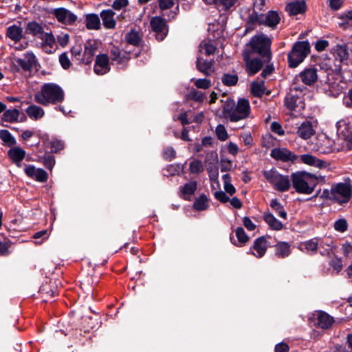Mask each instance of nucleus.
<instances>
[{
    "mask_svg": "<svg viewBox=\"0 0 352 352\" xmlns=\"http://www.w3.org/2000/svg\"><path fill=\"white\" fill-rule=\"evenodd\" d=\"M223 116L230 122L244 120L250 114V106L246 99H239L236 104L232 99H227L223 106Z\"/></svg>",
    "mask_w": 352,
    "mask_h": 352,
    "instance_id": "1",
    "label": "nucleus"
},
{
    "mask_svg": "<svg viewBox=\"0 0 352 352\" xmlns=\"http://www.w3.org/2000/svg\"><path fill=\"white\" fill-rule=\"evenodd\" d=\"M64 99L63 89L59 85L52 82L44 84L40 91L34 94V101L43 106L61 103Z\"/></svg>",
    "mask_w": 352,
    "mask_h": 352,
    "instance_id": "2",
    "label": "nucleus"
},
{
    "mask_svg": "<svg viewBox=\"0 0 352 352\" xmlns=\"http://www.w3.org/2000/svg\"><path fill=\"white\" fill-rule=\"evenodd\" d=\"M246 19V30L252 31L254 29L255 25H265L272 30L276 28L277 25L280 23V17L276 11L270 10L265 14L259 13L256 10L250 12Z\"/></svg>",
    "mask_w": 352,
    "mask_h": 352,
    "instance_id": "3",
    "label": "nucleus"
},
{
    "mask_svg": "<svg viewBox=\"0 0 352 352\" xmlns=\"http://www.w3.org/2000/svg\"><path fill=\"white\" fill-rule=\"evenodd\" d=\"M291 180L293 188L300 194H311L317 185V177L306 172L293 173Z\"/></svg>",
    "mask_w": 352,
    "mask_h": 352,
    "instance_id": "4",
    "label": "nucleus"
},
{
    "mask_svg": "<svg viewBox=\"0 0 352 352\" xmlns=\"http://www.w3.org/2000/svg\"><path fill=\"white\" fill-rule=\"evenodd\" d=\"M271 44V38L261 33L254 36L248 45L251 47L252 52L259 54L265 58L267 61H269L272 55L270 52Z\"/></svg>",
    "mask_w": 352,
    "mask_h": 352,
    "instance_id": "5",
    "label": "nucleus"
},
{
    "mask_svg": "<svg viewBox=\"0 0 352 352\" xmlns=\"http://www.w3.org/2000/svg\"><path fill=\"white\" fill-rule=\"evenodd\" d=\"M306 90L307 88L304 86L293 84L285 98V107L291 111H294L297 108L303 109L305 103L302 101V97Z\"/></svg>",
    "mask_w": 352,
    "mask_h": 352,
    "instance_id": "6",
    "label": "nucleus"
},
{
    "mask_svg": "<svg viewBox=\"0 0 352 352\" xmlns=\"http://www.w3.org/2000/svg\"><path fill=\"white\" fill-rule=\"evenodd\" d=\"M310 52V45L308 41L296 42L288 54V63L290 67L298 66Z\"/></svg>",
    "mask_w": 352,
    "mask_h": 352,
    "instance_id": "7",
    "label": "nucleus"
},
{
    "mask_svg": "<svg viewBox=\"0 0 352 352\" xmlns=\"http://www.w3.org/2000/svg\"><path fill=\"white\" fill-rule=\"evenodd\" d=\"M263 175L266 180L279 192L287 191L291 187V178L288 175H283L275 169L265 170Z\"/></svg>",
    "mask_w": 352,
    "mask_h": 352,
    "instance_id": "8",
    "label": "nucleus"
},
{
    "mask_svg": "<svg viewBox=\"0 0 352 352\" xmlns=\"http://www.w3.org/2000/svg\"><path fill=\"white\" fill-rule=\"evenodd\" d=\"M333 201L340 205L348 203L352 197V185L349 181L332 184Z\"/></svg>",
    "mask_w": 352,
    "mask_h": 352,
    "instance_id": "9",
    "label": "nucleus"
},
{
    "mask_svg": "<svg viewBox=\"0 0 352 352\" xmlns=\"http://www.w3.org/2000/svg\"><path fill=\"white\" fill-rule=\"evenodd\" d=\"M14 66L17 72H30L36 64V58L32 52H26L21 58L14 59Z\"/></svg>",
    "mask_w": 352,
    "mask_h": 352,
    "instance_id": "10",
    "label": "nucleus"
},
{
    "mask_svg": "<svg viewBox=\"0 0 352 352\" xmlns=\"http://www.w3.org/2000/svg\"><path fill=\"white\" fill-rule=\"evenodd\" d=\"M150 25L156 34V38L162 41L168 32V26L164 19L161 16H154L150 21Z\"/></svg>",
    "mask_w": 352,
    "mask_h": 352,
    "instance_id": "11",
    "label": "nucleus"
},
{
    "mask_svg": "<svg viewBox=\"0 0 352 352\" xmlns=\"http://www.w3.org/2000/svg\"><path fill=\"white\" fill-rule=\"evenodd\" d=\"M52 14L57 21L64 25H72L77 21V16L65 8H58L52 10Z\"/></svg>",
    "mask_w": 352,
    "mask_h": 352,
    "instance_id": "12",
    "label": "nucleus"
},
{
    "mask_svg": "<svg viewBox=\"0 0 352 352\" xmlns=\"http://www.w3.org/2000/svg\"><path fill=\"white\" fill-rule=\"evenodd\" d=\"M41 42L40 47L47 54H52L56 50V39L52 32H44L41 37H38Z\"/></svg>",
    "mask_w": 352,
    "mask_h": 352,
    "instance_id": "13",
    "label": "nucleus"
},
{
    "mask_svg": "<svg viewBox=\"0 0 352 352\" xmlns=\"http://www.w3.org/2000/svg\"><path fill=\"white\" fill-rule=\"evenodd\" d=\"M270 156L276 160L284 162H294L297 159V156L285 148H276L271 151Z\"/></svg>",
    "mask_w": 352,
    "mask_h": 352,
    "instance_id": "14",
    "label": "nucleus"
},
{
    "mask_svg": "<svg viewBox=\"0 0 352 352\" xmlns=\"http://www.w3.org/2000/svg\"><path fill=\"white\" fill-rule=\"evenodd\" d=\"M94 69L98 75H103L110 71L109 59L107 54H102L96 56Z\"/></svg>",
    "mask_w": 352,
    "mask_h": 352,
    "instance_id": "15",
    "label": "nucleus"
},
{
    "mask_svg": "<svg viewBox=\"0 0 352 352\" xmlns=\"http://www.w3.org/2000/svg\"><path fill=\"white\" fill-rule=\"evenodd\" d=\"M320 247H323L322 242L319 238L315 237L301 242L299 244L298 249L300 251H305L310 254H315L317 252L318 249Z\"/></svg>",
    "mask_w": 352,
    "mask_h": 352,
    "instance_id": "16",
    "label": "nucleus"
},
{
    "mask_svg": "<svg viewBox=\"0 0 352 352\" xmlns=\"http://www.w3.org/2000/svg\"><path fill=\"white\" fill-rule=\"evenodd\" d=\"M24 171L29 177L39 182H45L48 179V175L43 169L36 168L33 165L27 166Z\"/></svg>",
    "mask_w": 352,
    "mask_h": 352,
    "instance_id": "17",
    "label": "nucleus"
},
{
    "mask_svg": "<svg viewBox=\"0 0 352 352\" xmlns=\"http://www.w3.org/2000/svg\"><path fill=\"white\" fill-rule=\"evenodd\" d=\"M317 72L315 67L305 68L299 74L298 77L305 85L311 86L318 80Z\"/></svg>",
    "mask_w": 352,
    "mask_h": 352,
    "instance_id": "18",
    "label": "nucleus"
},
{
    "mask_svg": "<svg viewBox=\"0 0 352 352\" xmlns=\"http://www.w3.org/2000/svg\"><path fill=\"white\" fill-rule=\"evenodd\" d=\"M342 139L345 144L342 148L337 147L336 144L333 146H318L317 148V151L321 153H329L334 151H340V149H343L346 147L347 149H352V134L349 133L346 135H343Z\"/></svg>",
    "mask_w": 352,
    "mask_h": 352,
    "instance_id": "19",
    "label": "nucleus"
},
{
    "mask_svg": "<svg viewBox=\"0 0 352 352\" xmlns=\"http://www.w3.org/2000/svg\"><path fill=\"white\" fill-rule=\"evenodd\" d=\"M274 254L278 258H285L292 254L291 244L286 241H277L273 245Z\"/></svg>",
    "mask_w": 352,
    "mask_h": 352,
    "instance_id": "20",
    "label": "nucleus"
},
{
    "mask_svg": "<svg viewBox=\"0 0 352 352\" xmlns=\"http://www.w3.org/2000/svg\"><path fill=\"white\" fill-rule=\"evenodd\" d=\"M97 50V45L94 41H89L85 45V50L82 54V63L89 65L92 62L93 58Z\"/></svg>",
    "mask_w": 352,
    "mask_h": 352,
    "instance_id": "21",
    "label": "nucleus"
},
{
    "mask_svg": "<svg viewBox=\"0 0 352 352\" xmlns=\"http://www.w3.org/2000/svg\"><path fill=\"white\" fill-rule=\"evenodd\" d=\"M44 28L42 23L35 21H29L25 23V33L35 38L41 37L44 33Z\"/></svg>",
    "mask_w": 352,
    "mask_h": 352,
    "instance_id": "22",
    "label": "nucleus"
},
{
    "mask_svg": "<svg viewBox=\"0 0 352 352\" xmlns=\"http://www.w3.org/2000/svg\"><path fill=\"white\" fill-rule=\"evenodd\" d=\"M296 133L300 138L307 140L314 135L315 130L310 121H305L298 126Z\"/></svg>",
    "mask_w": 352,
    "mask_h": 352,
    "instance_id": "23",
    "label": "nucleus"
},
{
    "mask_svg": "<svg viewBox=\"0 0 352 352\" xmlns=\"http://www.w3.org/2000/svg\"><path fill=\"white\" fill-rule=\"evenodd\" d=\"M196 67L198 71L206 76L210 75L214 71V61L204 60L201 57L197 58Z\"/></svg>",
    "mask_w": 352,
    "mask_h": 352,
    "instance_id": "24",
    "label": "nucleus"
},
{
    "mask_svg": "<svg viewBox=\"0 0 352 352\" xmlns=\"http://www.w3.org/2000/svg\"><path fill=\"white\" fill-rule=\"evenodd\" d=\"M267 240L265 236H261L256 239L252 247V250L255 251L252 254L257 258L263 257L267 250Z\"/></svg>",
    "mask_w": 352,
    "mask_h": 352,
    "instance_id": "25",
    "label": "nucleus"
},
{
    "mask_svg": "<svg viewBox=\"0 0 352 352\" xmlns=\"http://www.w3.org/2000/svg\"><path fill=\"white\" fill-rule=\"evenodd\" d=\"M244 60L249 75L256 74L263 67V63L258 58H250L248 55H245Z\"/></svg>",
    "mask_w": 352,
    "mask_h": 352,
    "instance_id": "26",
    "label": "nucleus"
},
{
    "mask_svg": "<svg viewBox=\"0 0 352 352\" xmlns=\"http://www.w3.org/2000/svg\"><path fill=\"white\" fill-rule=\"evenodd\" d=\"M306 9V3L304 0L292 1L286 6V10L290 15H297L304 13Z\"/></svg>",
    "mask_w": 352,
    "mask_h": 352,
    "instance_id": "27",
    "label": "nucleus"
},
{
    "mask_svg": "<svg viewBox=\"0 0 352 352\" xmlns=\"http://www.w3.org/2000/svg\"><path fill=\"white\" fill-rule=\"evenodd\" d=\"M197 188V183L195 181H191L185 184L179 188L180 197L185 200H190L191 196L195 193Z\"/></svg>",
    "mask_w": 352,
    "mask_h": 352,
    "instance_id": "28",
    "label": "nucleus"
},
{
    "mask_svg": "<svg viewBox=\"0 0 352 352\" xmlns=\"http://www.w3.org/2000/svg\"><path fill=\"white\" fill-rule=\"evenodd\" d=\"M114 15L115 12L111 9L104 10L100 12V17L105 28L113 29L115 28L116 22L114 19Z\"/></svg>",
    "mask_w": 352,
    "mask_h": 352,
    "instance_id": "29",
    "label": "nucleus"
},
{
    "mask_svg": "<svg viewBox=\"0 0 352 352\" xmlns=\"http://www.w3.org/2000/svg\"><path fill=\"white\" fill-rule=\"evenodd\" d=\"M300 160L304 164L317 168H323L326 165V162L310 154H304L300 156Z\"/></svg>",
    "mask_w": 352,
    "mask_h": 352,
    "instance_id": "30",
    "label": "nucleus"
},
{
    "mask_svg": "<svg viewBox=\"0 0 352 352\" xmlns=\"http://www.w3.org/2000/svg\"><path fill=\"white\" fill-rule=\"evenodd\" d=\"M28 117L33 120H38L42 118L45 115V111L43 108L36 104L30 105L25 110Z\"/></svg>",
    "mask_w": 352,
    "mask_h": 352,
    "instance_id": "31",
    "label": "nucleus"
},
{
    "mask_svg": "<svg viewBox=\"0 0 352 352\" xmlns=\"http://www.w3.org/2000/svg\"><path fill=\"white\" fill-rule=\"evenodd\" d=\"M6 36L14 42H18L23 38V30L20 26L13 25L7 28Z\"/></svg>",
    "mask_w": 352,
    "mask_h": 352,
    "instance_id": "32",
    "label": "nucleus"
},
{
    "mask_svg": "<svg viewBox=\"0 0 352 352\" xmlns=\"http://www.w3.org/2000/svg\"><path fill=\"white\" fill-rule=\"evenodd\" d=\"M318 325L322 329H329L333 323V318L324 311H320L317 316Z\"/></svg>",
    "mask_w": 352,
    "mask_h": 352,
    "instance_id": "33",
    "label": "nucleus"
},
{
    "mask_svg": "<svg viewBox=\"0 0 352 352\" xmlns=\"http://www.w3.org/2000/svg\"><path fill=\"white\" fill-rule=\"evenodd\" d=\"M85 25L88 30H99L100 28V20L98 15L96 14H86Z\"/></svg>",
    "mask_w": 352,
    "mask_h": 352,
    "instance_id": "34",
    "label": "nucleus"
},
{
    "mask_svg": "<svg viewBox=\"0 0 352 352\" xmlns=\"http://www.w3.org/2000/svg\"><path fill=\"white\" fill-rule=\"evenodd\" d=\"M8 155L14 163L19 164L24 159L25 151L19 146L11 148L8 151Z\"/></svg>",
    "mask_w": 352,
    "mask_h": 352,
    "instance_id": "35",
    "label": "nucleus"
},
{
    "mask_svg": "<svg viewBox=\"0 0 352 352\" xmlns=\"http://www.w3.org/2000/svg\"><path fill=\"white\" fill-rule=\"evenodd\" d=\"M124 38L128 44L138 46L142 41V35L139 31L132 29L125 34Z\"/></svg>",
    "mask_w": 352,
    "mask_h": 352,
    "instance_id": "36",
    "label": "nucleus"
},
{
    "mask_svg": "<svg viewBox=\"0 0 352 352\" xmlns=\"http://www.w3.org/2000/svg\"><path fill=\"white\" fill-rule=\"evenodd\" d=\"M263 219L266 223L273 230H280L283 228V223L278 221L275 217L271 214H265Z\"/></svg>",
    "mask_w": 352,
    "mask_h": 352,
    "instance_id": "37",
    "label": "nucleus"
},
{
    "mask_svg": "<svg viewBox=\"0 0 352 352\" xmlns=\"http://www.w3.org/2000/svg\"><path fill=\"white\" fill-rule=\"evenodd\" d=\"M110 54L111 60L113 61H116L119 64H122L129 59L124 54H122L119 48L116 47H113L111 50Z\"/></svg>",
    "mask_w": 352,
    "mask_h": 352,
    "instance_id": "38",
    "label": "nucleus"
},
{
    "mask_svg": "<svg viewBox=\"0 0 352 352\" xmlns=\"http://www.w3.org/2000/svg\"><path fill=\"white\" fill-rule=\"evenodd\" d=\"M193 208L197 211L205 210L208 208V199L205 195H200L195 199Z\"/></svg>",
    "mask_w": 352,
    "mask_h": 352,
    "instance_id": "39",
    "label": "nucleus"
},
{
    "mask_svg": "<svg viewBox=\"0 0 352 352\" xmlns=\"http://www.w3.org/2000/svg\"><path fill=\"white\" fill-rule=\"evenodd\" d=\"M251 92L253 96L261 97L265 92L264 82L254 81L251 84Z\"/></svg>",
    "mask_w": 352,
    "mask_h": 352,
    "instance_id": "40",
    "label": "nucleus"
},
{
    "mask_svg": "<svg viewBox=\"0 0 352 352\" xmlns=\"http://www.w3.org/2000/svg\"><path fill=\"white\" fill-rule=\"evenodd\" d=\"M270 206L280 218H283L284 219H287V212L284 210L283 206L276 199L272 200L270 203Z\"/></svg>",
    "mask_w": 352,
    "mask_h": 352,
    "instance_id": "41",
    "label": "nucleus"
},
{
    "mask_svg": "<svg viewBox=\"0 0 352 352\" xmlns=\"http://www.w3.org/2000/svg\"><path fill=\"white\" fill-rule=\"evenodd\" d=\"M19 113V111L16 109H8L3 113V120L6 122H14L18 120Z\"/></svg>",
    "mask_w": 352,
    "mask_h": 352,
    "instance_id": "42",
    "label": "nucleus"
},
{
    "mask_svg": "<svg viewBox=\"0 0 352 352\" xmlns=\"http://www.w3.org/2000/svg\"><path fill=\"white\" fill-rule=\"evenodd\" d=\"M238 76L235 74H224L221 77V81L226 86H234L238 82Z\"/></svg>",
    "mask_w": 352,
    "mask_h": 352,
    "instance_id": "43",
    "label": "nucleus"
},
{
    "mask_svg": "<svg viewBox=\"0 0 352 352\" xmlns=\"http://www.w3.org/2000/svg\"><path fill=\"white\" fill-rule=\"evenodd\" d=\"M39 293L42 294L43 297L49 296L50 298H53L56 293V289L55 287L52 288L50 284L45 283L41 286L39 289Z\"/></svg>",
    "mask_w": 352,
    "mask_h": 352,
    "instance_id": "44",
    "label": "nucleus"
},
{
    "mask_svg": "<svg viewBox=\"0 0 352 352\" xmlns=\"http://www.w3.org/2000/svg\"><path fill=\"white\" fill-rule=\"evenodd\" d=\"M39 162H41L45 168L52 170L55 164L54 157L51 155H45L39 157Z\"/></svg>",
    "mask_w": 352,
    "mask_h": 352,
    "instance_id": "45",
    "label": "nucleus"
},
{
    "mask_svg": "<svg viewBox=\"0 0 352 352\" xmlns=\"http://www.w3.org/2000/svg\"><path fill=\"white\" fill-rule=\"evenodd\" d=\"M207 170L208 172L209 178L212 182H216L219 184V169L218 167L215 164H211L207 167Z\"/></svg>",
    "mask_w": 352,
    "mask_h": 352,
    "instance_id": "46",
    "label": "nucleus"
},
{
    "mask_svg": "<svg viewBox=\"0 0 352 352\" xmlns=\"http://www.w3.org/2000/svg\"><path fill=\"white\" fill-rule=\"evenodd\" d=\"M0 138L3 142L8 145H13L16 143V140L11 133L6 129L0 131Z\"/></svg>",
    "mask_w": 352,
    "mask_h": 352,
    "instance_id": "47",
    "label": "nucleus"
},
{
    "mask_svg": "<svg viewBox=\"0 0 352 352\" xmlns=\"http://www.w3.org/2000/svg\"><path fill=\"white\" fill-rule=\"evenodd\" d=\"M189 169L192 173L198 174L204 171V167L200 160H195L190 163Z\"/></svg>",
    "mask_w": 352,
    "mask_h": 352,
    "instance_id": "48",
    "label": "nucleus"
},
{
    "mask_svg": "<svg viewBox=\"0 0 352 352\" xmlns=\"http://www.w3.org/2000/svg\"><path fill=\"white\" fill-rule=\"evenodd\" d=\"M336 54L340 58V61L346 60L349 57V52L346 45H337Z\"/></svg>",
    "mask_w": 352,
    "mask_h": 352,
    "instance_id": "49",
    "label": "nucleus"
},
{
    "mask_svg": "<svg viewBox=\"0 0 352 352\" xmlns=\"http://www.w3.org/2000/svg\"><path fill=\"white\" fill-rule=\"evenodd\" d=\"M215 133L217 138L221 141H225L228 138L227 131L223 124L217 125L216 127Z\"/></svg>",
    "mask_w": 352,
    "mask_h": 352,
    "instance_id": "50",
    "label": "nucleus"
},
{
    "mask_svg": "<svg viewBox=\"0 0 352 352\" xmlns=\"http://www.w3.org/2000/svg\"><path fill=\"white\" fill-rule=\"evenodd\" d=\"M194 84L198 89H207L212 85L211 81L207 78H199L194 81Z\"/></svg>",
    "mask_w": 352,
    "mask_h": 352,
    "instance_id": "51",
    "label": "nucleus"
},
{
    "mask_svg": "<svg viewBox=\"0 0 352 352\" xmlns=\"http://www.w3.org/2000/svg\"><path fill=\"white\" fill-rule=\"evenodd\" d=\"M235 232L239 243L244 244L248 241L249 237L242 227H238Z\"/></svg>",
    "mask_w": 352,
    "mask_h": 352,
    "instance_id": "52",
    "label": "nucleus"
},
{
    "mask_svg": "<svg viewBox=\"0 0 352 352\" xmlns=\"http://www.w3.org/2000/svg\"><path fill=\"white\" fill-rule=\"evenodd\" d=\"M340 19L343 20L344 22L341 24L345 28L346 25L352 26V11L349 10L342 13Z\"/></svg>",
    "mask_w": 352,
    "mask_h": 352,
    "instance_id": "53",
    "label": "nucleus"
},
{
    "mask_svg": "<svg viewBox=\"0 0 352 352\" xmlns=\"http://www.w3.org/2000/svg\"><path fill=\"white\" fill-rule=\"evenodd\" d=\"M70 52L73 58L82 63V47L80 45L73 46L70 50Z\"/></svg>",
    "mask_w": 352,
    "mask_h": 352,
    "instance_id": "54",
    "label": "nucleus"
},
{
    "mask_svg": "<svg viewBox=\"0 0 352 352\" xmlns=\"http://www.w3.org/2000/svg\"><path fill=\"white\" fill-rule=\"evenodd\" d=\"M59 62L62 67L67 69L71 66V62L67 52H63L59 56Z\"/></svg>",
    "mask_w": 352,
    "mask_h": 352,
    "instance_id": "55",
    "label": "nucleus"
},
{
    "mask_svg": "<svg viewBox=\"0 0 352 352\" xmlns=\"http://www.w3.org/2000/svg\"><path fill=\"white\" fill-rule=\"evenodd\" d=\"M199 47L203 48L204 53L208 56L214 54L217 50L216 47L210 43H201Z\"/></svg>",
    "mask_w": 352,
    "mask_h": 352,
    "instance_id": "56",
    "label": "nucleus"
},
{
    "mask_svg": "<svg viewBox=\"0 0 352 352\" xmlns=\"http://www.w3.org/2000/svg\"><path fill=\"white\" fill-rule=\"evenodd\" d=\"M176 157V152L173 147L168 146L163 151V157L166 160L171 161Z\"/></svg>",
    "mask_w": 352,
    "mask_h": 352,
    "instance_id": "57",
    "label": "nucleus"
},
{
    "mask_svg": "<svg viewBox=\"0 0 352 352\" xmlns=\"http://www.w3.org/2000/svg\"><path fill=\"white\" fill-rule=\"evenodd\" d=\"M334 228L336 230L344 232L347 229V222L344 219L337 220L334 223Z\"/></svg>",
    "mask_w": 352,
    "mask_h": 352,
    "instance_id": "58",
    "label": "nucleus"
},
{
    "mask_svg": "<svg viewBox=\"0 0 352 352\" xmlns=\"http://www.w3.org/2000/svg\"><path fill=\"white\" fill-rule=\"evenodd\" d=\"M49 236V233L47 230H41L36 232L33 235V238L34 239H41L39 241H37L36 243L41 244L45 239H47Z\"/></svg>",
    "mask_w": 352,
    "mask_h": 352,
    "instance_id": "59",
    "label": "nucleus"
},
{
    "mask_svg": "<svg viewBox=\"0 0 352 352\" xmlns=\"http://www.w3.org/2000/svg\"><path fill=\"white\" fill-rule=\"evenodd\" d=\"M238 0H218L217 6H222L223 9L228 10L234 6Z\"/></svg>",
    "mask_w": 352,
    "mask_h": 352,
    "instance_id": "60",
    "label": "nucleus"
},
{
    "mask_svg": "<svg viewBox=\"0 0 352 352\" xmlns=\"http://www.w3.org/2000/svg\"><path fill=\"white\" fill-rule=\"evenodd\" d=\"M214 198L221 203H226L229 201L230 198L227 196L226 193L222 190L216 191L214 193Z\"/></svg>",
    "mask_w": 352,
    "mask_h": 352,
    "instance_id": "61",
    "label": "nucleus"
},
{
    "mask_svg": "<svg viewBox=\"0 0 352 352\" xmlns=\"http://www.w3.org/2000/svg\"><path fill=\"white\" fill-rule=\"evenodd\" d=\"M158 4L160 10H165L171 8L175 3L174 0H158Z\"/></svg>",
    "mask_w": 352,
    "mask_h": 352,
    "instance_id": "62",
    "label": "nucleus"
},
{
    "mask_svg": "<svg viewBox=\"0 0 352 352\" xmlns=\"http://www.w3.org/2000/svg\"><path fill=\"white\" fill-rule=\"evenodd\" d=\"M271 129L274 133L279 135H283L285 133V131L283 129L281 125L277 122H274L272 123Z\"/></svg>",
    "mask_w": 352,
    "mask_h": 352,
    "instance_id": "63",
    "label": "nucleus"
},
{
    "mask_svg": "<svg viewBox=\"0 0 352 352\" xmlns=\"http://www.w3.org/2000/svg\"><path fill=\"white\" fill-rule=\"evenodd\" d=\"M274 351L275 352H289V346L287 344L282 342L276 344Z\"/></svg>",
    "mask_w": 352,
    "mask_h": 352,
    "instance_id": "64",
    "label": "nucleus"
}]
</instances>
